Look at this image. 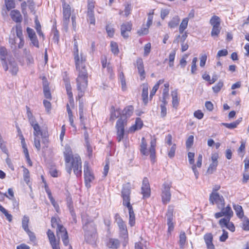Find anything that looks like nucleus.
<instances>
[{
    "mask_svg": "<svg viewBox=\"0 0 249 249\" xmlns=\"http://www.w3.org/2000/svg\"><path fill=\"white\" fill-rule=\"evenodd\" d=\"M16 28L17 37L19 39H22V38H23V37L22 35V31L21 27L19 25H17Z\"/></svg>",
    "mask_w": 249,
    "mask_h": 249,
    "instance_id": "obj_46",
    "label": "nucleus"
},
{
    "mask_svg": "<svg viewBox=\"0 0 249 249\" xmlns=\"http://www.w3.org/2000/svg\"><path fill=\"white\" fill-rule=\"evenodd\" d=\"M174 208L172 206H169L167 212L166 213L167 225L168 226V232L170 233L173 231L174 228V223L173 222V214Z\"/></svg>",
    "mask_w": 249,
    "mask_h": 249,
    "instance_id": "obj_12",
    "label": "nucleus"
},
{
    "mask_svg": "<svg viewBox=\"0 0 249 249\" xmlns=\"http://www.w3.org/2000/svg\"><path fill=\"white\" fill-rule=\"evenodd\" d=\"M131 11V5L129 4H125V9H124V16L125 17H127L130 14Z\"/></svg>",
    "mask_w": 249,
    "mask_h": 249,
    "instance_id": "obj_64",
    "label": "nucleus"
},
{
    "mask_svg": "<svg viewBox=\"0 0 249 249\" xmlns=\"http://www.w3.org/2000/svg\"><path fill=\"white\" fill-rule=\"evenodd\" d=\"M59 32L57 30H55L53 31V40L54 43L58 44L59 42Z\"/></svg>",
    "mask_w": 249,
    "mask_h": 249,
    "instance_id": "obj_54",
    "label": "nucleus"
},
{
    "mask_svg": "<svg viewBox=\"0 0 249 249\" xmlns=\"http://www.w3.org/2000/svg\"><path fill=\"white\" fill-rule=\"evenodd\" d=\"M220 209L225 217H231L232 216L233 212L230 206L228 205L226 208L223 207Z\"/></svg>",
    "mask_w": 249,
    "mask_h": 249,
    "instance_id": "obj_28",
    "label": "nucleus"
},
{
    "mask_svg": "<svg viewBox=\"0 0 249 249\" xmlns=\"http://www.w3.org/2000/svg\"><path fill=\"white\" fill-rule=\"evenodd\" d=\"M47 234L50 244L57 241L56 240V238L55 237L54 233L51 230H48Z\"/></svg>",
    "mask_w": 249,
    "mask_h": 249,
    "instance_id": "obj_36",
    "label": "nucleus"
},
{
    "mask_svg": "<svg viewBox=\"0 0 249 249\" xmlns=\"http://www.w3.org/2000/svg\"><path fill=\"white\" fill-rule=\"evenodd\" d=\"M8 53L6 49L4 47H0V59L1 60V64L3 68L5 71L8 70V64L6 60V57Z\"/></svg>",
    "mask_w": 249,
    "mask_h": 249,
    "instance_id": "obj_15",
    "label": "nucleus"
},
{
    "mask_svg": "<svg viewBox=\"0 0 249 249\" xmlns=\"http://www.w3.org/2000/svg\"><path fill=\"white\" fill-rule=\"evenodd\" d=\"M132 28V24L130 22L123 23L121 26V35L124 38H127L128 34L127 32H130Z\"/></svg>",
    "mask_w": 249,
    "mask_h": 249,
    "instance_id": "obj_19",
    "label": "nucleus"
},
{
    "mask_svg": "<svg viewBox=\"0 0 249 249\" xmlns=\"http://www.w3.org/2000/svg\"><path fill=\"white\" fill-rule=\"evenodd\" d=\"M67 205L70 211V213L72 217H75V213L74 212V209L72 205V201L71 198H68L67 199Z\"/></svg>",
    "mask_w": 249,
    "mask_h": 249,
    "instance_id": "obj_37",
    "label": "nucleus"
},
{
    "mask_svg": "<svg viewBox=\"0 0 249 249\" xmlns=\"http://www.w3.org/2000/svg\"><path fill=\"white\" fill-rule=\"evenodd\" d=\"M8 69H10V71L13 75H16L18 71V67L17 63L15 60H10L8 64Z\"/></svg>",
    "mask_w": 249,
    "mask_h": 249,
    "instance_id": "obj_22",
    "label": "nucleus"
},
{
    "mask_svg": "<svg viewBox=\"0 0 249 249\" xmlns=\"http://www.w3.org/2000/svg\"><path fill=\"white\" fill-rule=\"evenodd\" d=\"M123 205L128 209L129 212V224L130 226L132 227L135 224V214L132 206L131 205L130 202L124 203Z\"/></svg>",
    "mask_w": 249,
    "mask_h": 249,
    "instance_id": "obj_14",
    "label": "nucleus"
},
{
    "mask_svg": "<svg viewBox=\"0 0 249 249\" xmlns=\"http://www.w3.org/2000/svg\"><path fill=\"white\" fill-rule=\"evenodd\" d=\"M197 61V57H194L193 59L191 65V73L192 74H195L196 71V63Z\"/></svg>",
    "mask_w": 249,
    "mask_h": 249,
    "instance_id": "obj_49",
    "label": "nucleus"
},
{
    "mask_svg": "<svg viewBox=\"0 0 249 249\" xmlns=\"http://www.w3.org/2000/svg\"><path fill=\"white\" fill-rule=\"evenodd\" d=\"M66 233H68L66 228L61 225L58 226V227L56 229L57 236H59L60 235V234H61V235L65 234Z\"/></svg>",
    "mask_w": 249,
    "mask_h": 249,
    "instance_id": "obj_39",
    "label": "nucleus"
},
{
    "mask_svg": "<svg viewBox=\"0 0 249 249\" xmlns=\"http://www.w3.org/2000/svg\"><path fill=\"white\" fill-rule=\"evenodd\" d=\"M59 220H57L55 217H52L51 219V224L53 228L58 227L60 224L59 223Z\"/></svg>",
    "mask_w": 249,
    "mask_h": 249,
    "instance_id": "obj_61",
    "label": "nucleus"
},
{
    "mask_svg": "<svg viewBox=\"0 0 249 249\" xmlns=\"http://www.w3.org/2000/svg\"><path fill=\"white\" fill-rule=\"evenodd\" d=\"M141 190L143 198H148L150 196L151 191L149 181L147 178H144L143 179Z\"/></svg>",
    "mask_w": 249,
    "mask_h": 249,
    "instance_id": "obj_13",
    "label": "nucleus"
},
{
    "mask_svg": "<svg viewBox=\"0 0 249 249\" xmlns=\"http://www.w3.org/2000/svg\"><path fill=\"white\" fill-rule=\"evenodd\" d=\"M26 232L27 233L28 236H29L30 241L35 243L36 240V237L35 233L30 231V230L26 231Z\"/></svg>",
    "mask_w": 249,
    "mask_h": 249,
    "instance_id": "obj_58",
    "label": "nucleus"
},
{
    "mask_svg": "<svg viewBox=\"0 0 249 249\" xmlns=\"http://www.w3.org/2000/svg\"><path fill=\"white\" fill-rule=\"evenodd\" d=\"M194 142V136L192 135L190 136L186 142V148L189 149L193 144Z\"/></svg>",
    "mask_w": 249,
    "mask_h": 249,
    "instance_id": "obj_48",
    "label": "nucleus"
},
{
    "mask_svg": "<svg viewBox=\"0 0 249 249\" xmlns=\"http://www.w3.org/2000/svg\"><path fill=\"white\" fill-rule=\"evenodd\" d=\"M115 220L119 228V229L123 235H127V230L126 225L119 214L117 213L115 215Z\"/></svg>",
    "mask_w": 249,
    "mask_h": 249,
    "instance_id": "obj_16",
    "label": "nucleus"
},
{
    "mask_svg": "<svg viewBox=\"0 0 249 249\" xmlns=\"http://www.w3.org/2000/svg\"><path fill=\"white\" fill-rule=\"evenodd\" d=\"M133 110L134 108L132 106H129L127 107L124 109L123 111V115L121 116V118L124 117V118H125L126 120L127 117H129L133 114Z\"/></svg>",
    "mask_w": 249,
    "mask_h": 249,
    "instance_id": "obj_26",
    "label": "nucleus"
},
{
    "mask_svg": "<svg viewBox=\"0 0 249 249\" xmlns=\"http://www.w3.org/2000/svg\"><path fill=\"white\" fill-rule=\"evenodd\" d=\"M65 86L67 90V93L68 96L69 102L71 106L73 107L74 106V100L73 98V94L71 91V87L70 82L69 80H65Z\"/></svg>",
    "mask_w": 249,
    "mask_h": 249,
    "instance_id": "obj_17",
    "label": "nucleus"
},
{
    "mask_svg": "<svg viewBox=\"0 0 249 249\" xmlns=\"http://www.w3.org/2000/svg\"><path fill=\"white\" fill-rule=\"evenodd\" d=\"M4 2L8 11L15 8L16 4L14 0H4Z\"/></svg>",
    "mask_w": 249,
    "mask_h": 249,
    "instance_id": "obj_33",
    "label": "nucleus"
},
{
    "mask_svg": "<svg viewBox=\"0 0 249 249\" xmlns=\"http://www.w3.org/2000/svg\"><path fill=\"white\" fill-rule=\"evenodd\" d=\"M111 51L114 54L117 55L119 53V49L117 44L115 42L110 43Z\"/></svg>",
    "mask_w": 249,
    "mask_h": 249,
    "instance_id": "obj_40",
    "label": "nucleus"
},
{
    "mask_svg": "<svg viewBox=\"0 0 249 249\" xmlns=\"http://www.w3.org/2000/svg\"><path fill=\"white\" fill-rule=\"evenodd\" d=\"M217 165H218V164H217L216 163L212 162L210 164V165L207 170V173H208L209 174H213L216 170Z\"/></svg>",
    "mask_w": 249,
    "mask_h": 249,
    "instance_id": "obj_41",
    "label": "nucleus"
},
{
    "mask_svg": "<svg viewBox=\"0 0 249 249\" xmlns=\"http://www.w3.org/2000/svg\"><path fill=\"white\" fill-rule=\"evenodd\" d=\"M43 92L44 96L46 98L51 99V94L48 85L45 84L43 85Z\"/></svg>",
    "mask_w": 249,
    "mask_h": 249,
    "instance_id": "obj_38",
    "label": "nucleus"
},
{
    "mask_svg": "<svg viewBox=\"0 0 249 249\" xmlns=\"http://www.w3.org/2000/svg\"><path fill=\"white\" fill-rule=\"evenodd\" d=\"M136 67L140 75L141 80H143L145 78V73L144 70L143 61L142 58H139L137 59Z\"/></svg>",
    "mask_w": 249,
    "mask_h": 249,
    "instance_id": "obj_18",
    "label": "nucleus"
},
{
    "mask_svg": "<svg viewBox=\"0 0 249 249\" xmlns=\"http://www.w3.org/2000/svg\"><path fill=\"white\" fill-rule=\"evenodd\" d=\"M26 109L27 118L32 126H34V124H37L38 123H37L35 117L33 116L32 113L31 112L30 108L26 106Z\"/></svg>",
    "mask_w": 249,
    "mask_h": 249,
    "instance_id": "obj_24",
    "label": "nucleus"
},
{
    "mask_svg": "<svg viewBox=\"0 0 249 249\" xmlns=\"http://www.w3.org/2000/svg\"><path fill=\"white\" fill-rule=\"evenodd\" d=\"M204 239L207 245L208 249H212L214 248L213 243V236L212 233H207L204 236Z\"/></svg>",
    "mask_w": 249,
    "mask_h": 249,
    "instance_id": "obj_20",
    "label": "nucleus"
},
{
    "mask_svg": "<svg viewBox=\"0 0 249 249\" xmlns=\"http://www.w3.org/2000/svg\"><path fill=\"white\" fill-rule=\"evenodd\" d=\"M23 177L26 182L28 183L29 182V171L25 168L23 169Z\"/></svg>",
    "mask_w": 249,
    "mask_h": 249,
    "instance_id": "obj_55",
    "label": "nucleus"
},
{
    "mask_svg": "<svg viewBox=\"0 0 249 249\" xmlns=\"http://www.w3.org/2000/svg\"><path fill=\"white\" fill-rule=\"evenodd\" d=\"M29 222V218L28 216L26 215H24L22 218V228L26 231L28 230H29L28 228V223Z\"/></svg>",
    "mask_w": 249,
    "mask_h": 249,
    "instance_id": "obj_34",
    "label": "nucleus"
},
{
    "mask_svg": "<svg viewBox=\"0 0 249 249\" xmlns=\"http://www.w3.org/2000/svg\"><path fill=\"white\" fill-rule=\"evenodd\" d=\"M209 200L213 205L216 204L218 209H221L224 207V199L222 196L217 192H212L210 195Z\"/></svg>",
    "mask_w": 249,
    "mask_h": 249,
    "instance_id": "obj_7",
    "label": "nucleus"
},
{
    "mask_svg": "<svg viewBox=\"0 0 249 249\" xmlns=\"http://www.w3.org/2000/svg\"><path fill=\"white\" fill-rule=\"evenodd\" d=\"M188 23V18H184L182 20L179 27V32L182 34L184 30L187 28Z\"/></svg>",
    "mask_w": 249,
    "mask_h": 249,
    "instance_id": "obj_31",
    "label": "nucleus"
},
{
    "mask_svg": "<svg viewBox=\"0 0 249 249\" xmlns=\"http://www.w3.org/2000/svg\"><path fill=\"white\" fill-rule=\"evenodd\" d=\"M131 194V185L129 183L123 185L121 191V196L123 198V204L130 202Z\"/></svg>",
    "mask_w": 249,
    "mask_h": 249,
    "instance_id": "obj_11",
    "label": "nucleus"
},
{
    "mask_svg": "<svg viewBox=\"0 0 249 249\" xmlns=\"http://www.w3.org/2000/svg\"><path fill=\"white\" fill-rule=\"evenodd\" d=\"M11 17L13 21L16 22H21L22 19V16L18 10H14L10 13Z\"/></svg>",
    "mask_w": 249,
    "mask_h": 249,
    "instance_id": "obj_21",
    "label": "nucleus"
},
{
    "mask_svg": "<svg viewBox=\"0 0 249 249\" xmlns=\"http://www.w3.org/2000/svg\"><path fill=\"white\" fill-rule=\"evenodd\" d=\"M84 174L85 185L89 188L90 187V182L94 179V176L92 171L89 166L88 163L85 162L84 163Z\"/></svg>",
    "mask_w": 249,
    "mask_h": 249,
    "instance_id": "obj_9",
    "label": "nucleus"
},
{
    "mask_svg": "<svg viewBox=\"0 0 249 249\" xmlns=\"http://www.w3.org/2000/svg\"><path fill=\"white\" fill-rule=\"evenodd\" d=\"M124 117L119 119L116 124V128L117 129V140L118 142H120L124 138V126L126 125L127 120Z\"/></svg>",
    "mask_w": 249,
    "mask_h": 249,
    "instance_id": "obj_5",
    "label": "nucleus"
},
{
    "mask_svg": "<svg viewBox=\"0 0 249 249\" xmlns=\"http://www.w3.org/2000/svg\"><path fill=\"white\" fill-rule=\"evenodd\" d=\"M231 218V217H226L225 218L221 219L219 221V225L222 228L226 227Z\"/></svg>",
    "mask_w": 249,
    "mask_h": 249,
    "instance_id": "obj_43",
    "label": "nucleus"
},
{
    "mask_svg": "<svg viewBox=\"0 0 249 249\" xmlns=\"http://www.w3.org/2000/svg\"><path fill=\"white\" fill-rule=\"evenodd\" d=\"M34 129V145L37 151H39L41 148L40 140L39 136L43 135V132L41 131L40 127L38 124H36L32 126Z\"/></svg>",
    "mask_w": 249,
    "mask_h": 249,
    "instance_id": "obj_10",
    "label": "nucleus"
},
{
    "mask_svg": "<svg viewBox=\"0 0 249 249\" xmlns=\"http://www.w3.org/2000/svg\"><path fill=\"white\" fill-rule=\"evenodd\" d=\"M210 23L213 27L220 26V19L216 16H213L210 20Z\"/></svg>",
    "mask_w": 249,
    "mask_h": 249,
    "instance_id": "obj_30",
    "label": "nucleus"
},
{
    "mask_svg": "<svg viewBox=\"0 0 249 249\" xmlns=\"http://www.w3.org/2000/svg\"><path fill=\"white\" fill-rule=\"evenodd\" d=\"M84 223L83 228L85 231L84 236L86 241L89 244H93L97 237V233L95 224L92 221H86Z\"/></svg>",
    "mask_w": 249,
    "mask_h": 249,
    "instance_id": "obj_3",
    "label": "nucleus"
},
{
    "mask_svg": "<svg viewBox=\"0 0 249 249\" xmlns=\"http://www.w3.org/2000/svg\"><path fill=\"white\" fill-rule=\"evenodd\" d=\"M43 105L46 108L47 113H49L51 109V104L49 101L44 100L43 101Z\"/></svg>",
    "mask_w": 249,
    "mask_h": 249,
    "instance_id": "obj_57",
    "label": "nucleus"
},
{
    "mask_svg": "<svg viewBox=\"0 0 249 249\" xmlns=\"http://www.w3.org/2000/svg\"><path fill=\"white\" fill-rule=\"evenodd\" d=\"M32 44L36 48H39V42L36 36L30 38Z\"/></svg>",
    "mask_w": 249,
    "mask_h": 249,
    "instance_id": "obj_62",
    "label": "nucleus"
},
{
    "mask_svg": "<svg viewBox=\"0 0 249 249\" xmlns=\"http://www.w3.org/2000/svg\"><path fill=\"white\" fill-rule=\"evenodd\" d=\"M120 243L117 239L110 238L109 239L107 246L108 248L111 249H117L120 246Z\"/></svg>",
    "mask_w": 249,
    "mask_h": 249,
    "instance_id": "obj_25",
    "label": "nucleus"
},
{
    "mask_svg": "<svg viewBox=\"0 0 249 249\" xmlns=\"http://www.w3.org/2000/svg\"><path fill=\"white\" fill-rule=\"evenodd\" d=\"M221 27L220 26H215L213 27L212 32H211V36L213 37L217 36L219 34L220 32Z\"/></svg>",
    "mask_w": 249,
    "mask_h": 249,
    "instance_id": "obj_42",
    "label": "nucleus"
},
{
    "mask_svg": "<svg viewBox=\"0 0 249 249\" xmlns=\"http://www.w3.org/2000/svg\"><path fill=\"white\" fill-rule=\"evenodd\" d=\"M194 115L196 118L198 119H201L204 116V114L200 110H197L194 112Z\"/></svg>",
    "mask_w": 249,
    "mask_h": 249,
    "instance_id": "obj_63",
    "label": "nucleus"
},
{
    "mask_svg": "<svg viewBox=\"0 0 249 249\" xmlns=\"http://www.w3.org/2000/svg\"><path fill=\"white\" fill-rule=\"evenodd\" d=\"M188 57V54H185L182 58L180 60V65L181 67L183 68H184L185 66L186 65L187 62H186V58Z\"/></svg>",
    "mask_w": 249,
    "mask_h": 249,
    "instance_id": "obj_59",
    "label": "nucleus"
},
{
    "mask_svg": "<svg viewBox=\"0 0 249 249\" xmlns=\"http://www.w3.org/2000/svg\"><path fill=\"white\" fill-rule=\"evenodd\" d=\"M106 31L108 35V36L110 37L113 36L114 33V30L112 26L110 25H107L106 26Z\"/></svg>",
    "mask_w": 249,
    "mask_h": 249,
    "instance_id": "obj_50",
    "label": "nucleus"
},
{
    "mask_svg": "<svg viewBox=\"0 0 249 249\" xmlns=\"http://www.w3.org/2000/svg\"><path fill=\"white\" fill-rule=\"evenodd\" d=\"M228 54V52L226 49H223L221 50H219L217 54L216 57L217 58L222 57V56H225Z\"/></svg>",
    "mask_w": 249,
    "mask_h": 249,
    "instance_id": "obj_60",
    "label": "nucleus"
},
{
    "mask_svg": "<svg viewBox=\"0 0 249 249\" xmlns=\"http://www.w3.org/2000/svg\"><path fill=\"white\" fill-rule=\"evenodd\" d=\"M240 120H238L236 121L232 122L230 124L228 123H222V125L225 126L228 128L229 129H233L234 128H236L237 126L238 125V124L240 123Z\"/></svg>",
    "mask_w": 249,
    "mask_h": 249,
    "instance_id": "obj_35",
    "label": "nucleus"
},
{
    "mask_svg": "<svg viewBox=\"0 0 249 249\" xmlns=\"http://www.w3.org/2000/svg\"><path fill=\"white\" fill-rule=\"evenodd\" d=\"M233 208L238 217L242 218L244 216V213L241 206L239 205H234Z\"/></svg>",
    "mask_w": 249,
    "mask_h": 249,
    "instance_id": "obj_32",
    "label": "nucleus"
},
{
    "mask_svg": "<svg viewBox=\"0 0 249 249\" xmlns=\"http://www.w3.org/2000/svg\"><path fill=\"white\" fill-rule=\"evenodd\" d=\"M171 184L169 182H164L161 189V198L163 204H167L169 202L171 199V194L170 188Z\"/></svg>",
    "mask_w": 249,
    "mask_h": 249,
    "instance_id": "obj_8",
    "label": "nucleus"
},
{
    "mask_svg": "<svg viewBox=\"0 0 249 249\" xmlns=\"http://www.w3.org/2000/svg\"><path fill=\"white\" fill-rule=\"evenodd\" d=\"M88 20L89 21L90 24H94L95 19L94 16V12H87Z\"/></svg>",
    "mask_w": 249,
    "mask_h": 249,
    "instance_id": "obj_44",
    "label": "nucleus"
},
{
    "mask_svg": "<svg viewBox=\"0 0 249 249\" xmlns=\"http://www.w3.org/2000/svg\"><path fill=\"white\" fill-rule=\"evenodd\" d=\"M148 28L146 26H143L140 30L138 31V34L140 36H143L147 35L148 33Z\"/></svg>",
    "mask_w": 249,
    "mask_h": 249,
    "instance_id": "obj_45",
    "label": "nucleus"
},
{
    "mask_svg": "<svg viewBox=\"0 0 249 249\" xmlns=\"http://www.w3.org/2000/svg\"><path fill=\"white\" fill-rule=\"evenodd\" d=\"M73 58L76 70L78 71V76L76 79V88L78 90L77 98L80 99L83 97L88 87V73L84 64L86 56L82 52L79 53L78 43L74 37L72 50Z\"/></svg>",
    "mask_w": 249,
    "mask_h": 249,
    "instance_id": "obj_1",
    "label": "nucleus"
},
{
    "mask_svg": "<svg viewBox=\"0 0 249 249\" xmlns=\"http://www.w3.org/2000/svg\"><path fill=\"white\" fill-rule=\"evenodd\" d=\"M172 97V106L174 108H177L179 105V101L178 97V92L177 90L173 91L171 93Z\"/></svg>",
    "mask_w": 249,
    "mask_h": 249,
    "instance_id": "obj_27",
    "label": "nucleus"
},
{
    "mask_svg": "<svg viewBox=\"0 0 249 249\" xmlns=\"http://www.w3.org/2000/svg\"><path fill=\"white\" fill-rule=\"evenodd\" d=\"M176 149V145L175 144H174L172 146V147L170 148V149L168 152V155L169 157H170V158H172L175 156Z\"/></svg>",
    "mask_w": 249,
    "mask_h": 249,
    "instance_id": "obj_51",
    "label": "nucleus"
},
{
    "mask_svg": "<svg viewBox=\"0 0 249 249\" xmlns=\"http://www.w3.org/2000/svg\"><path fill=\"white\" fill-rule=\"evenodd\" d=\"M243 229L245 231H249V219L247 218H245L243 222Z\"/></svg>",
    "mask_w": 249,
    "mask_h": 249,
    "instance_id": "obj_56",
    "label": "nucleus"
},
{
    "mask_svg": "<svg viewBox=\"0 0 249 249\" xmlns=\"http://www.w3.org/2000/svg\"><path fill=\"white\" fill-rule=\"evenodd\" d=\"M223 86V82L219 81L215 86L213 87V89L214 92L217 93L220 90Z\"/></svg>",
    "mask_w": 249,
    "mask_h": 249,
    "instance_id": "obj_47",
    "label": "nucleus"
},
{
    "mask_svg": "<svg viewBox=\"0 0 249 249\" xmlns=\"http://www.w3.org/2000/svg\"><path fill=\"white\" fill-rule=\"evenodd\" d=\"M148 86L147 84L142 85V99L144 104L146 105L148 103Z\"/></svg>",
    "mask_w": 249,
    "mask_h": 249,
    "instance_id": "obj_23",
    "label": "nucleus"
},
{
    "mask_svg": "<svg viewBox=\"0 0 249 249\" xmlns=\"http://www.w3.org/2000/svg\"><path fill=\"white\" fill-rule=\"evenodd\" d=\"M180 21V19L178 16L174 17L171 20L168 22V26L170 28H174L178 26Z\"/></svg>",
    "mask_w": 249,
    "mask_h": 249,
    "instance_id": "obj_29",
    "label": "nucleus"
},
{
    "mask_svg": "<svg viewBox=\"0 0 249 249\" xmlns=\"http://www.w3.org/2000/svg\"><path fill=\"white\" fill-rule=\"evenodd\" d=\"M151 43H148L144 47V56H147L150 52Z\"/></svg>",
    "mask_w": 249,
    "mask_h": 249,
    "instance_id": "obj_52",
    "label": "nucleus"
},
{
    "mask_svg": "<svg viewBox=\"0 0 249 249\" xmlns=\"http://www.w3.org/2000/svg\"><path fill=\"white\" fill-rule=\"evenodd\" d=\"M156 145V139L153 138L150 142V147L149 150L147 149V142L144 137L142 138L141 143L140 144V152L144 156H148L150 153V157L151 160H153L155 158V147Z\"/></svg>",
    "mask_w": 249,
    "mask_h": 249,
    "instance_id": "obj_4",
    "label": "nucleus"
},
{
    "mask_svg": "<svg viewBox=\"0 0 249 249\" xmlns=\"http://www.w3.org/2000/svg\"><path fill=\"white\" fill-rule=\"evenodd\" d=\"M67 172L71 175L72 169L74 174L77 177L82 175V160L77 154H73L70 146L66 145L63 152Z\"/></svg>",
    "mask_w": 249,
    "mask_h": 249,
    "instance_id": "obj_2",
    "label": "nucleus"
},
{
    "mask_svg": "<svg viewBox=\"0 0 249 249\" xmlns=\"http://www.w3.org/2000/svg\"><path fill=\"white\" fill-rule=\"evenodd\" d=\"M61 238L64 245L67 246L69 245V240L68 233H66L65 234L61 235Z\"/></svg>",
    "mask_w": 249,
    "mask_h": 249,
    "instance_id": "obj_53",
    "label": "nucleus"
},
{
    "mask_svg": "<svg viewBox=\"0 0 249 249\" xmlns=\"http://www.w3.org/2000/svg\"><path fill=\"white\" fill-rule=\"evenodd\" d=\"M63 26L67 32L68 30L70 18L71 16V8L70 6L64 2L63 5Z\"/></svg>",
    "mask_w": 249,
    "mask_h": 249,
    "instance_id": "obj_6",
    "label": "nucleus"
}]
</instances>
